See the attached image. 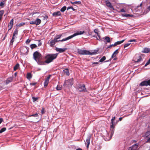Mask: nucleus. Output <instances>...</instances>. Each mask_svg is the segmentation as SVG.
I'll return each mask as SVG.
<instances>
[{"instance_id":"f257e3e1","label":"nucleus","mask_w":150,"mask_h":150,"mask_svg":"<svg viewBox=\"0 0 150 150\" xmlns=\"http://www.w3.org/2000/svg\"><path fill=\"white\" fill-rule=\"evenodd\" d=\"M84 33V31H79L78 32H77L76 33H74L73 35H72L71 36H70L67 37V38H64L61 40H58V39H60L62 36V34H59V35H56L55 36V38H54V39L57 42H59V41L63 42V41L67 40L70 39H71L76 36L82 34L83 33Z\"/></svg>"},{"instance_id":"f03ea898","label":"nucleus","mask_w":150,"mask_h":150,"mask_svg":"<svg viewBox=\"0 0 150 150\" xmlns=\"http://www.w3.org/2000/svg\"><path fill=\"white\" fill-rule=\"evenodd\" d=\"M33 58L34 59L36 62L38 64H44V62L42 61V56L41 54L38 52L36 51L34 52Z\"/></svg>"},{"instance_id":"7ed1b4c3","label":"nucleus","mask_w":150,"mask_h":150,"mask_svg":"<svg viewBox=\"0 0 150 150\" xmlns=\"http://www.w3.org/2000/svg\"><path fill=\"white\" fill-rule=\"evenodd\" d=\"M58 54V53L47 54L45 57V58L46 60L43 62L44 63L48 64L52 62L54 59L57 58Z\"/></svg>"},{"instance_id":"20e7f679","label":"nucleus","mask_w":150,"mask_h":150,"mask_svg":"<svg viewBox=\"0 0 150 150\" xmlns=\"http://www.w3.org/2000/svg\"><path fill=\"white\" fill-rule=\"evenodd\" d=\"M97 51L96 52H91L89 51L84 50H78V52L80 55H92L95 54Z\"/></svg>"},{"instance_id":"39448f33","label":"nucleus","mask_w":150,"mask_h":150,"mask_svg":"<svg viewBox=\"0 0 150 150\" xmlns=\"http://www.w3.org/2000/svg\"><path fill=\"white\" fill-rule=\"evenodd\" d=\"M73 79H69L68 80H66L64 83V86L66 87H69L71 86L73 84Z\"/></svg>"},{"instance_id":"423d86ee","label":"nucleus","mask_w":150,"mask_h":150,"mask_svg":"<svg viewBox=\"0 0 150 150\" xmlns=\"http://www.w3.org/2000/svg\"><path fill=\"white\" fill-rule=\"evenodd\" d=\"M77 88L79 92H85L87 91L85 85L84 84L79 85L78 86Z\"/></svg>"},{"instance_id":"0eeeda50","label":"nucleus","mask_w":150,"mask_h":150,"mask_svg":"<svg viewBox=\"0 0 150 150\" xmlns=\"http://www.w3.org/2000/svg\"><path fill=\"white\" fill-rule=\"evenodd\" d=\"M29 48L27 47H23L21 50V52L23 54L27 55L28 54Z\"/></svg>"},{"instance_id":"6e6552de","label":"nucleus","mask_w":150,"mask_h":150,"mask_svg":"<svg viewBox=\"0 0 150 150\" xmlns=\"http://www.w3.org/2000/svg\"><path fill=\"white\" fill-rule=\"evenodd\" d=\"M110 137H108V138H104V139L105 141H108L110 140L111 139L112 135L113 134L114 132V127H110Z\"/></svg>"},{"instance_id":"1a4fd4ad","label":"nucleus","mask_w":150,"mask_h":150,"mask_svg":"<svg viewBox=\"0 0 150 150\" xmlns=\"http://www.w3.org/2000/svg\"><path fill=\"white\" fill-rule=\"evenodd\" d=\"M41 22V21L40 19L37 18L34 21L30 22V24H35L36 25H38L40 24Z\"/></svg>"},{"instance_id":"9d476101","label":"nucleus","mask_w":150,"mask_h":150,"mask_svg":"<svg viewBox=\"0 0 150 150\" xmlns=\"http://www.w3.org/2000/svg\"><path fill=\"white\" fill-rule=\"evenodd\" d=\"M139 143H136L128 148V150H139L138 149Z\"/></svg>"},{"instance_id":"9b49d317","label":"nucleus","mask_w":150,"mask_h":150,"mask_svg":"<svg viewBox=\"0 0 150 150\" xmlns=\"http://www.w3.org/2000/svg\"><path fill=\"white\" fill-rule=\"evenodd\" d=\"M140 85L142 86H150V80L142 81L140 83Z\"/></svg>"},{"instance_id":"f8f14e48","label":"nucleus","mask_w":150,"mask_h":150,"mask_svg":"<svg viewBox=\"0 0 150 150\" xmlns=\"http://www.w3.org/2000/svg\"><path fill=\"white\" fill-rule=\"evenodd\" d=\"M51 76V75H49L45 80L44 82V86L45 87H47L49 83V79Z\"/></svg>"},{"instance_id":"ddd939ff","label":"nucleus","mask_w":150,"mask_h":150,"mask_svg":"<svg viewBox=\"0 0 150 150\" xmlns=\"http://www.w3.org/2000/svg\"><path fill=\"white\" fill-rule=\"evenodd\" d=\"M90 136H88L86 139V141H85V144L86 145V147L87 148H88L90 144Z\"/></svg>"},{"instance_id":"4468645a","label":"nucleus","mask_w":150,"mask_h":150,"mask_svg":"<svg viewBox=\"0 0 150 150\" xmlns=\"http://www.w3.org/2000/svg\"><path fill=\"white\" fill-rule=\"evenodd\" d=\"M67 50V49L66 48H60L56 47L55 49L56 50L57 52H59V53L64 52L65 50Z\"/></svg>"},{"instance_id":"2eb2a0df","label":"nucleus","mask_w":150,"mask_h":150,"mask_svg":"<svg viewBox=\"0 0 150 150\" xmlns=\"http://www.w3.org/2000/svg\"><path fill=\"white\" fill-rule=\"evenodd\" d=\"M142 59L141 56H139L138 57L136 56L134 60L135 62H138L142 61Z\"/></svg>"},{"instance_id":"dca6fc26","label":"nucleus","mask_w":150,"mask_h":150,"mask_svg":"<svg viewBox=\"0 0 150 150\" xmlns=\"http://www.w3.org/2000/svg\"><path fill=\"white\" fill-rule=\"evenodd\" d=\"M105 2L108 7L111 8H113V7L110 2L108 0H105Z\"/></svg>"},{"instance_id":"f3484780","label":"nucleus","mask_w":150,"mask_h":150,"mask_svg":"<svg viewBox=\"0 0 150 150\" xmlns=\"http://www.w3.org/2000/svg\"><path fill=\"white\" fill-rule=\"evenodd\" d=\"M57 42L54 39L50 41V45L51 47H53Z\"/></svg>"},{"instance_id":"a211bd4d","label":"nucleus","mask_w":150,"mask_h":150,"mask_svg":"<svg viewBox=\"0 0 150 150\" xmlns=\"http://www.w3.org/2000/svg\"><path fill=\"white\" fill-rule=\"evenodd\" d=\"M13 19H12L11 20L9 23V25H8V27L9 28L8 30H10L13 27Z\"/></svg>"},{"instance_id":"6ab92c4d","label":"nucleus","mask_w":150,"mask_h":150,"mask_svg":"<svg viewBox=\"0 0 150 150\" xmlns=\"http://www.w3.org/2000/svg\"><path fill=\"white\" fill-rule=\"evenodd\" d=\"M125 40H124L121 41H118L115 42L114 44H113V46L115 47L118 45L121 44V43L123 42Z\"/></svg>"},{"instance_id":"aec40b11","label":"nucleus","mask_w":150,"mask_h":150,"mask_svg":"<svg viewBox=\"0 0 150 150\" xmlns=\"http://www.w3.org/2000/svg\"><path fill=\"white\" fill-rule=\"evenodd\" d=\"M61 13L60 11H58L56 12H54L52 14V15L54 16H57L61 15Z\"/></svg>"},{"instance_id":"412c9836","label":"nucleus","mask_w":150,"mask_h":150,"mask_svg":"<svg viewBox=\"0 0 150 150\" xmlns=\"http://www.w3.org/2000/svg\"><path fill=\"white\" fill-rule=\"evenodd\" d=\"M143 52L145 53H148L150 52V48H145L142 52Z\"/></svg>"},{"instance_id":"4be33fe9","label":"nucleus","mask_w":150,"mask_h":150,"mask_svg":"<svg viewBox=\"0 0 150 150\" xmlns=\"http://www.w3.org/2000/svg\"><path fill=\"white\" fill-rule=\"evenodd\" d=\"M118 50L117 49L113 53V54L112 55L111 57L112 58H113L118 53Z\"/></svg>"},{"instance_id":"5701e85b","label":"nucleus","mask_w":150,"mask_h":150,"mask_svg":"<svg viewBox=\"0 0 150 150\" xmlns=\"http://www.w3.org/2000/svg\"><path fill=\"white\" fill-rule=\"evenodd\" d=\"M25 24V23L22 22L19 24H17L16 25V26L17 27H20L24 25Z\"/></svg>"},{"instance_id":"b1692460","label":"nucleus","mask_w":150,"mask_h":150,"mask_svg":"<svg viewBox=\"0 0 150 150\" xmlns=\"http://www.w3.org/2000/svg\"><path fill=\"white\" fill-rule=\"evenodd\" d=\"M32 77V74L30 73H28L27 75V78L28 79L30 80Z\"/></svg>"},{"instance_id":"393cba45","label":"nucleus","mask_w":150,"mask_h":150,"mask_svg":"<svg viewBox=\"0 0 150 150\" xmlns=\"http://www.w3.org/2000/svg\"><path fill=\"white\" fill-rule=\"evenodd\" d=\"M64 73L66 74L67 75L69 76V71L68 69H66L63 70Z\"/></svg>"},{"instance_id":"a878e982","label":"nucleus","mask_w":150,"mask_h":150,"mask_svg":"<svg viewBox=\"0 0 150 150\" xmlns=\"http://www.w3.org/2000/svg\"><path fill=\"white\" fill-rule=\"evenodd\" d=\"M105 40H106L105 42H110V38L108 36H106L105 37Z\"/></svg>"},{"instance_id":"bb28decb","label":"nucleus","mask_w":150,"mask_h":150,"mask_svg":"<svg viewBox=\"0 0 150 150\" xmlns=\"http://www.w3.org/2000/svg\"><path fill=\"white\" fill-rule=\"evenodd\" d=\"M122 16L125 17H132L133 16V15H132L129 14H122Z\"/></svg>"},{"instance_id":"cd10ccee","label":"nucleus","mask_w":150,"mask_h":150,"mask_svg":"<svg viewBox=\"0 0 150 150\" xmlns=\"http://www.w3.org/2000/svg\"><path fill=\"white\" fill-rule=\"evenodd\" d=\"M12 78L10 77L8 78L7 80L6 81V83L7 84L8 83L10 82H11L12 80Z\"/></svg>"},{"instance_id":"c85d7f7f","label":"nucleus","mask_w":150,"mask_h":150,"mask_svg":"<svg viewBox=\"0 0 150 150\" xmlns=\"http://www.w3.org/2000/svg\"><path fill=\"white\" fill-rule=\"evenodd\" d=\"M70 2L71 4L74 5L75 4H81V2L80 1H76L74 2H72L71 1Z\"/></svg>"},{"instance_id":"c756f323","label":"nucleus","mask_w":150,"mask_h":150,"mask_svg":"<svg viewBox=\"0 0 150 150\" xmlns=\"http://www.w3.org/2000/svg\"><path fill=\"white\" fill-rule=\"evenodd\" d=\"M4 13V10L0 11V20H1L2 18V16Z\"/></svg>"},{"instance_id":"7c9ffc66","label":"nucleus","mask_w":150,"mask_h":150,"mask_svg":"<svg viewBox=\"0 0 150 150\" xmlns=\"http://www.w3.org/2000/svg\"><path fill=\"white\" fill-rule=\"evenodd\" d=\"M115 119V117H112L111 120V123L112 124V125H111V127H113V121Z\"/></svg>"},{"instance_id":"2f4dec72","label":"nucleus","mask_w":150,"mask_h":150,"mask_svg":"<svg viewBox=\"0 0 150 150\" xmlns=\"http://www.w3.org/2000/svg\"><path fill=\"white\" fill-rule=\"evenodd\" d=\"M19 66V65L18 64H17L14 67V70L16 71L18 68Z\"/></svg>"},{"instance_id":"473e14b6","label":"nucleus","mask_w":150,"mask_h":150,"mask_svg":"<svg viewBox=\"0 0 150 150\" xmlns=\"http://www.w3.org/2000/svg\"><path fill=\"white\" fill-rule=\"evenodd\" d=\"M106 59V57L104 56L102 58H101L99 61V62H102L104 61Z\"/></svg>"},{"instance_id":"72a5a7b5","label":"nucleus","mask_w":150,"mask_h":150,"mask_svg":"<svg viewBox=\"0 0 150 150\" xmlns=\"http://www.w3.org/2000/svg\"><path fill=\"white\" fill-rule=\"evenodd\" d=\"M30 46L32 49H33L37 47L36 45L34 44H31L30 45Z\"/></svg>"},{"instance_id":"f704fd0d","label":"nucleus","mask_w":150,"mask_h":150,"mask_svg":"<svg viewBox=\"0 0 150 150\" xmlns=\"http://www.w3.org/2000/svg\"><path fill=\"white\" fill-rule=\"evenodd\" d=\"M62 88V86L60 85H57L56 87V89L57 90H60Z\"/></svg>"},{"instance_id":"c9c22d12","label":"nucleus","mask_w":150,"mask_h":150,"mask_svg":"<svg viewBox=\"0 0 150 150\" xmlns=\"http://www.w3.org/2000/svg\"><path fill=\"white\" fill-rule=\"evenodd\" d=\"M6 130V128L5 127H4L2 128L0 130V133H1L5 131Z\"/></svg>"},{"instance_id":"e433bc0d","label":"nucleus","mask_w":150,"mask_h":150,"mask_svg":"<svg viewBox=\"0 0 150 150\" xmlns=\"http://www.w3.org/2000/svg\"><path fill=\"white\" fill-rule=\"evenodd\" d=\"M66 7L64 6L61 8L60 11H61L63 12L66 10Z\"/></svg>"},{"instance_id":"4c0bfd02","label":"nucleus","mask_w":150,"mask_h":150,"mask_svg":"<svg viewBox=\"0 0 150 150\" xmlns=\"http://www.w3.org/2000/svg\"><path fill=\"white\" fill-rule=\"evenodd\" d=\"M32 98L33 99V102H35L37 101V100L38 99V97H32Z\"/></svg>"},{"instance_id":"58836bf2","label":"nucleus","mask_w":150,"mask_h":150,"mask_svg":"<svg viewBox=\"0 0 150 150\" xmlns=\"http://www.w3.org/2000/svg\"><path fill=\"white\" fill-rule=\"evenodd\" d=\"M14 39H15L13 38H12V39L11 40V41L10 42V45H13V43L14 41Z\"/></svg>"},{"instance_id":"ea45409f","label":"nucleus","mask_w":150,"mask_h":150,"mask_svg":"<svg viewBox=\"0 0 150 150\" xmlns=\"http://www.w3.org/2000/svg\"><path fill=\"white\" fill-rule=\"evenodd\" d=\"M30 116L38 117V115L37 113H36L35 114H32V115H30Z\"/></svg>"},{"instance_id":"a19ab883","label":"nucleus","mask_w":150,"mask_h":150,"mask_svg":"<svg viewBox=\"0 0 150 150\" xmlns=\"http://www.w3.org/2000/svg\"><path fill=\"white\" fill-rule=\"evenodd\" d=\"M18 30L17 29H16L14 30V31L13 33V35H17L18 34Z\"/></svg>"},{"instance_id":"79ce46f5","label":"nucleus","mask_w":150,"mask_h":150,"mask_svg":"<svg viewBox=\"0 0 150 150\" xmlns=\"http://www.w3.org/2000/svg\"><path fill=\"white\" fill-rule=\"evenodd\" d=\"M150 64V58L148 61L145 64V67L146 66L148 65L149 64Z\"/></svg>"},{"instance_id":"37998d69","label":"nucleus","mask_w":150,"mask_h":150,"mask_svg":"<svg viewBox=\"0 0 150 150\" xmlns=\"http://www.w3.org/2000/svg\"><path fill=\"white\" fill-rule=\"evenodd\" d=\"M42 17L43 18L44 20H46L48 18V16L47 15L44 16H42Z\"/></svg>"},{"instance_id":"c03bdc74","label":"nucleus","mask_w":150,"mask_h":150,"mask_svg":"<svg viewBox=\"0 0 150 150\" xmlns=\"http://www.w3.org/2000/svg\"><path fill=\"white\" fill-rule=\"evenodd\" d=\"M130 44V43H128L126 44H125L124 45V48H125L126 47H128Z\"/></svg>"},{"instance_id":"a18cd8bd","label":"nucleus","mask_w":150,"mask_h":150,"mask_svg":"<svg viewBox=\"0 0 150 150\" xmlns=\"http://www.w3.org/2000/svg\"><path fill=\"white\" fill-rule=\"evenodd\" d=\"M137 40L135 39L130 40H129L128 42H136Z\"/></svg>"},{"instance_id":"49530a36","label":"nucleus","mask_w":150,"mask_h":150,"mask_svg":"<svg viewBox=\"0 0 150 150\" xmlns=\"http://www.w3.org/2000/svg\"><path fill=\"white\" fill-rule=\"evenodd\" d=\"M44 111L45 109L44 108H42V110H41L42 114H43L45 113V112Z\"/></svg>"},{"instance_id":"de8ad7c7","label":"nucleus","mask_w":150,"mask_h":150,"mask_svg":"<svg viewBox=\"0 0 150 150\" xmlns=\"http://www.w3.org/2000/svg\"><path fill=\"white\" fill-rule=\"evenodd\" d=\"M98 29H94V31L95 33L96 34L98 33Z\"/></svg>"},{"instance_id":"09e8293b","label":"nucleus","mask_w":150,"mask_h":150,"mask_svg":"<svg viewBox=\"0 0 150 150\" xmlns=\"http://www.w3.org/2000/svg\"><path fill=\"white\" fill-rule=\"evenodd\" d=\"M4 3L3 2H1L0 4V6L1 7H3Z\"/></svg>"},{"instance_id":"8fccbe9b","label":"nucleus","mask_w":150,"mask_h":150,"mask_svg":"<svg viewBox=\"0 0 150 150\" xmlns=\"http://www.w3.org/2000/svg\"><path fill=\"white\" fill-rule=\"evenodd\" d=\"M99 62H92V65H98V64Z\"/></svg>"},{"instance_id":"3c124183","label":"nucleus","mask_w":150,"mask_h":150,"mask_svg":"<svg viewBox=\"0 0 150 150\" xmlns=\"http://www.w3.org/2000/svg\"><path fill=\"white\" fill-rule=\"evenodd\" d=\"M70 8H71V9L73 10L74 11L75 9L73 8L72 6L68 7L67 8V10L69 9H70Z\"/></svg>"},{"instance_id":"603ef678","label":"nucleus","mask_w":150,"mask_h":150,"mask_svg":"<svg viewBox=\"0 0 150 150\" xmlns=\"http://www.w3.org/2000/svg\"><path fill=\"white\" fill-rule=\"evenodd\" d=\"M30 42V40L29 39H28L26 40V43H29Z\"/></svg>"},{"instance_id":"864d4df0","label":"nucleus","mask_w":150,"mask_h":150,"mask_svg":"<svg viewBox=\"0 0 150 150\" xmlns=\"http://www.w3.org/2000/svg\"><path fill=\"white\" fill-rule=\"evenodd\" d=\"M36 84V83H30V85L34 86Z\"/></svg>"},{"instance_id":"5fc2aeb1","label":"nucleus","mask_w":150,"mask_h":150,"mask_svg":"<svg viewBox=\"0 0 150 150\" xmlns=\"http://www.w3.org/2000/svg\"><path fill=\"white\" fill-rule=\"evenodd\" d=\"M120 12H125V11L123 8H122L120 10Z\"/></svg>"},{"instance_id":"6e6d98bb","label":"nucleus","mask_w":150,"mask_h":150,"mask_svg":"<svg viewBox=\"0 0 150 150\" xmlns=\"http://www.w3.org/2000/svg\"><path fill=\"white\" fill-rule=\"evenodd\" d=\"M39 42L38 44V45L39 46H40L41 45L42 43H41V42H40V40H39Z\"/></svg>"},{"instance_id":"4d7b16f0","label":"nucleus","mask_w":150,"mask_h":150,"mask_svg":"<svg viewBox=\"0 0 150 150\" xmlns=\"http://www.w3.org/2000/svg\"><path fill=\"white\" fill-rule=\"evenodd\" d=\"M3 120V119L2 118H0V124L2 122Z\"/></svg>"},{"instance_id":"13d9d810","label":"nucleus","mask_w":150,"mask_h":150,"mask_svg":"<svg viewBox=\"0 0 150 150\" xmlns=\"http://www.w3.org/2000/svg\"><path fill=\"white\" fill-rule=\"evenodd\" d=\"M112 46H113V44L109 46H108V48H110V47H112Z\"/></svg>"},{"instance_id":"bf43d9fd","label":"nucleus","mask_w":150,"mask_h":150,"mask_svg":"<svg viewBox=\"0 0 150 150\" xmlns=\"http://www.w3.org/2000/svg\"><path fill=\"white\" fill-rule=\"evenodd\" d=\"M97 34L98 37L99 39H100V35L98 33Z\"/></svg>"},{"instance_id":"052dcab7","label":"nucleus","mask_w":150,"mask_h":150,"mask_svg":"<svg viewBox=\"0 0 150 150\" xmlns=\"http://www.w3.org/2000/svg\"><path fill=\"white\" fill-rule=\"evenodd\" d=\"M147 9L148 11H149L150 10V5L148 7Z\"/></svg>"},{"instance_id":"680f3d73","label":"nucleus","mask_w":150,"mask_h":150,"mask_svg":"<svg viewBox=\"0 0 150 150\" xmlns=\"http://www.w3.org/2000/svg\"><path fill=\"white\" fill-rule=\"evenodd\" d=\"M122 117H120L119 118V120L120 121H121L122 120Z\"/></svg>"},{"instance_id":"e2e57ef3","label":"nucleus","mask_w":150,"mask_h":150,"mask_svg":"<svg viewBox=\"0 0 150 150\" xmlns=\"http://www.w3.org/2000/svg\"><path fill=\"white\" fill-rule=\"evenodd\" d=\"M147 141L149 142H150V137L148 139Z\"/></svg>"},{"instance_id":"0e129e2a","label":"nucleus","mask_w":150,"mask_h":150,"mask_svg":"<svg viewBox=\"0 0 150 150\" xmlns=\"http://www.w3.org/2000/svg\"><path fill=\"white\" fill-rule=\"evenodd\" d=\"M76 150H82V149H81V148H78L77 149H76Z\"/></svg>"},{"instance_id":"69168bd1","label":"nucleus","mask_w":150,"mask_h":150,"mask_svg":"<svg viewBox=\"0 0 150 150\" xmlns=\"http://www.w3.org/2000/svg\"><path fill=\"white\" fill-rule=\"evenodd\" d=\"M93 37H95V38H96L98 40V38L96 37V36H93Z\"/></svg>"},{"instance_id":"338daca9","label":"nucleus","mask_w":150,"mask_h":150,"mask_svg":"<svg viewBox=\"0 0 150 150\" xmlns=\"http://www.w3.org/2000/svg\"><path fill=\"white\" fill-rule=\"evenodd\" d=\"M15 35L13 34V36L12 38H13L15 39Z\"/></svg>"},{"instance_id":"774afa93","label":"nucleus","mask_w":150,"mask_h":150,"mask_svg":"<svg viewBox=\"0 0 150 150\" xmlns=\"http://www.w3.org/2000/svg\"><path fill=\"white\" fill-rule=\"evenodd\" d=\"M14 75L15 76H16L17 75V73L16 72L14 74Z\"/></svg>"}]
</instances>
